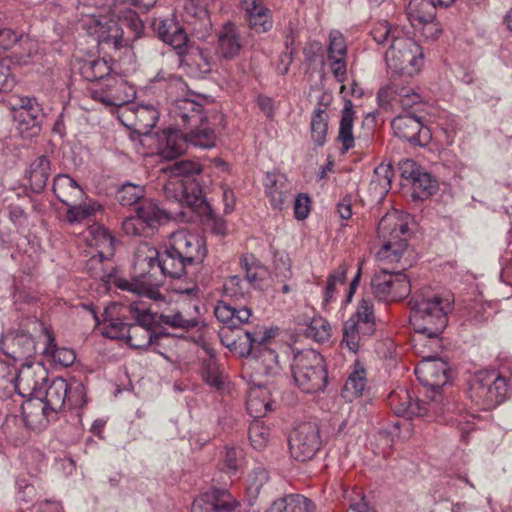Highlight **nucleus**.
<instances>
[{"mask_svg":"<svg viewBox=\"0 0 512 512\" xmlns=\"http://www.w3.org/2000/svg\"><path fill=\"white\" fill-rule=\"evenodd\" d=\"M166 199L179 206L180 210L162 209L150 199H144L136 209V214L125 218L122 229L131 236H150L159 225L169 219L193 222L194 211L203 201L202 191L193 181L170 176L163 187Z\"/></svg>","mask_w":512,"mask_h":512,"instance_id":"obj_1","label":"nucleus"},{"mask_svg":"<svg viewBox=\"0 0 512 512\" xmlns=\"http://www.w3.org/2000/svg\"><path fill=\"white\" fill-rule=\"evenodd\" d=\"M409 321L418 339L417 345H426L438 350L441 347L440 335L448 323L450 303L433 293L430 289L416 292L409 301Z\"/></svg>","mask_w":512,"mask_h":512,"instance_id":"obj_2","label":"nucleus"},{"mask_svg":"<svg viewBox=\"0 0 512 512\" xmlns=\"http://www.w3.org/2000/svg\"><path fill=\"white\" fill-rule=\"evenodd\" d=\"M171 99L170 115L179 126L202 124L207 118L205 107L213 100L210 96L196 93L188 88L186 82L178 75H169L166 85Z\"/></svg>","mask_w":512,"mask_h":512,"instance_id":"obj_3","label":"nucleus"},{"mask_svg":"<svg viewBox=\"0 0 512 512\" xmlns=\"http://www.w3.org/2000/svg\"><path fill=\"white\" fill-rule=\"evenodd\" d=\"M26 401L24 407L28 413L32 408L42 409L43 417L49 420L65 408L72 409L85 404V387L78 380L67 381L62 377L54 378L45 390V396Z\"/></svg>","mask_w":512,"mask_h":512,"instance_id":"obj_4","label":"nucleus"},{"mask_svg":"<svg viewBox=\"0 0 512 512\" xmlns=\"http://www.w3.org/2000/svg\"><path fill=\"white\" fill-rule=\"evenodd\" d=\"M510 389L507 377L495 369H485L469 381L468 396L479 409L489 411L507 399Z\"/></svg>","mask_w":512,"mask_h":512,"instance_id":"obj_5","label":"nucleus"},{"mask_svg":"<svg viewBox=\"0 0 512 512\" xmlns=\"http://www.w3.org/2000/svg\"><path fill=\"white\" fill-rule=\"evenodd\" d=\"M291 371L296 385L304 393L323 391L328 383V372L323 356L314 349H303L294 354Z\"/></svg>","mask_w":512,"mask_h":512,"instance_id":"obj_6","label":"nucleus"},{"mask_svg":"<svg viewBox=\"0 0 512 512\" xmlns=\"http://www.w3.org/2000/svg\"><path fill=\"white\" fill-rule=\"evenodd\" d=\"M246 347L239 350L241 356L250 358L257 375L273 377L281 372L279 357L272 348L271 335L261 329L244 332Z\"/></svg>","mask_w":512,"mask_h":512,"instance_id":"obj_7","label":"nucleus"},{"mask_svg":"<svg viewBox=\"0 0 512 512\" xmlns=\"http://www.w3.org/2000/svg\"><path fill=\"white\" fill-rule=\"evenodd\" d=\"M376 332L374 303L370 297H363L355 312L343 324L341 345L357 353L360 347Z\"/></svg>","mask_w":512,"mask_h":512,"instance_id":"obj_8","label":"nucleus"},{"mask_svg":"<svg viewBox=\"0 0 512 512\" xmlns=\"http://www.w3.org/2000/svg\"><path fill=\"white\" fill-rule=\"evenodd\" d=\"M411 222L412 216L408 213L399 210L386 213L377 228L381 252H391V256H401L408 252Z\"/></svg>","mask_w":512,"mask_h":512,"instance_id":"obj_9","label":"nucleus"},{"mask_svg":"<svg viewBox=\"0 0 512 512\" xmlns=\"http://www.w3.org/2000/svg\"><path fill=\"white\" fill-rule=\"evenodd\" d=\"M401 267H383L371 279V289L374 296L382 302H396L406 298L411 292L408 276L403 273L413 264L410 258H404Z\"/></svg>","mask_w":512,"mask_h":512,"instance_id":"obj_10","label":"nucleus"},{"mask_svg":"<svg viewBox=\"0 0 512 512\" xmlns=\"http://www.w3.org/2000/svg\"><path fill=\"white\" fill-rule=\"evenodd\" d=\"M385 61L393 73L411 77L423 66L424 54L414 39L402 34L391 42L385 53Z\"/></svg>","mask_w":512,"mask_h":512,"instance_id":"obj_11","label":"nucleus"},{"mask_svg":"<svg viewBox=\"0 0 512 512\" xmlns=\"http://www.w3.org/2000/svg\"><path fill=\"white\" fill-rule=\"evenodd\" d=\"M129 312L135 318L136 323L130 324L126 342L132 348L146 349L161 336L154 334L151 329L155 322V314L143 302L130 304Z\"/></svg>","mask_w":512,"mask_h":512,"instance_id":"obj_12","label":"nucleus"},{"mask_svg":"<svg viewBox=\"0 0 512 512\" xmlns=\"http://www.w3.org/2000/svg\"><path fill=\"white\" fill-rule=\"evenodd\" d=\"M449 366L446 361L439 358L436 354L422 356L421 361L415 367V375L420 383L431 388L435 399L436 407L442 399L440 389L448 381Z\"/></svg>","mask_w":512,"mask_h":512,"instance_id":"obj_13","label":"nucleus"},{"mask_svg":"<svg viewBox=\"0 0 512 512\" xmlns=\"http://www.w3.org/2000/svg\"><path fill=\"white\" fill-rule=\"evenodd\" d=\"M323 444L319 427L314 422L300 424L289 438L291 456L300 462L312 459Z\"/></svg>","mask_w":512,"mask_h":512,"instance_id":"obj_14","label":"nucleus"},{"mask_svg":"<svg viewBox=\"0 0 512 512\" xmlns=\"http://www.w3.org/2000/svg\"><path fill=\"white\" fill-rule=\"evenodd\" d=\"M90 96L105 106L121 107L135 99L136 90L121 77L113 75L97 87L91 88Z\"/></svg>","mask_w":512,"mask_h":512,"instance_id":"obj_15","label":"nucleus"},{"mask_svg":"<svg viewBox=\"0 0 512 512\" xmlns=\"http://www.w3.org/2000/svg\"><path fill=\"white\" fill-rule=\"evenodd\" d=\"M388 401L391 409L397 416H404L408 419L431 417L442 412V409L436 407L435 399H431L429 402L414 401L411 393L404 388L391 392Z\"/></svg>","mask_w":512,"mask_h":512,"instance_id":"obj_16","label":"nucleus"},{"mask_svg":"<svg viewBox=\"0 0 512 512\" xmlns=\"http://www.w3.org/2000/svg\"><path fill=\"white\" fill-rule=\"evenodd\" d=\"M105 277L107 283L113 284L123 291L131 292L137 296L146 297L156 302H165L164 295L159 291L158 285L151 281V275L149 273H141L128 280L120 276L118 270L113 268Z\"/></svg>","mask_w":512,"mask_h":512,"instance_id":"obj_17","label":"nucleus"},{"mask_svg":"<svg viewBox=\"0 0 512 512\" xmlns=\"http://www.w3.org/2000/svg\"><path fill=\"white\" fill-rule=\"evenodd\" d=\"M379 106L385 110H394L398 107L407 110L421 102V96L412 86L404 85L398 80H391L380 88L377 93Z\"/></svg>","mask_w":512,"mask_h":512,"instance_id":"obj_18","label":"nucleus"},{"mask_svg":"<svg viewBox=\"0 0 512 512\" xmlns=\"http://www.w3.org/2000/svg\"><path fill=\"white\" fill-rule=\"evenodd\" d=\"M395 136L415 146H426L431 140V131L421 118L412 113H404L391 122Z\"/></svg>","mask_w":512,"mask_h":512,"instance_id":"obj_19","label":"nucleus"},{"mask_svg":"<svg viewBox=\"0 0 512 512\" xmlns=\"http://www.w3.org/2000/svg\"><path fill=\"white\" fill-rule=\"evenodd\" d=\"M48 379V371L42 363H24L16 370L15 391L22 397L36 399L42 395V385Z\"/></svg>","mask_w":512,"mask_h":512,"instance_id":"obj_20","label":"nucleus"},{"mask_svg":"<svg viewBox=\"0 0 512 512\" xmlns=\"http://www.w3.org/2000/svg\"><path fill=\"white\" fill-rule=\"evenodd\" d=\"M181 17L197 39L206 40L211 35L213 26L204 0H185Z\"/></svg>","mask_w":512,"mask_h":512,"instance_id":"obj_21","label":"nucleus"},{"mask_svg":"<svg viewBox=\"0 0 512 512\" xmlns=\"http://www.w3.org/2000/svg\"><path fill=\"white\" fill-rule=\"evenodd\" d=\"M0 350L14 361H26L35 356L37 348L31 334L12 330L2 335Z\"/></svg>","mask_w":512,"mask_h":512,"instance_id":"obj_22","label":"nucleus"},{"mask_svg":"<svg viewBox=\"0 0 512 512\" xmlns=\"http://www.w3.org/2000/svg\"><path fill=\"white\" fill-rule=\"evenodd\" d=\"M176 55L178 67L191 77L199 78L211 71L210 55L189 42Z\"/></svg>","mask_w":512,"mask_h":512,"instance_id":"obj_23","label":"nucleus"},{"mask_svg":"<svg viewBox=\"0 0 512 512\" xmlns=\"http://www.w3.org/2000/svg\"><path fill=\"white\" fill-rule=\"evenodd\" d=\"M237 506L227 489L212 488L195 498L191 512H234Z\"/></svg>","mask_w":512,"mask_h":512,"instance_id":"obj_24","label":"nucleus"},{"mask_svg":"<svg viewBox=\"0 0 512 512\" xmlns=\"http://www.w3.org/2000/svg\"><path fill=\"white\" fill-rule=\"evenodd\" d=\"M155 136L157 154L165 160L179 157L188 146L185 134L176 129L161 130Z\"/></svg>","mask_w":512,"mask_h":512,"instance_id":"obj_25","label":"nucleus"},{"mask_svg":"<svg viewBox=\"0 0 512 512\" xmlns=\"http://www.w3.org/2000/svg\"><path fill=\"white\" fill-rule=\"evenodd\" d=\"M195 258H135L136 265L147 266L149 270L158 268L164 276L180 278L186 273V267L194 263Z\"/></svg>","mask_w":512,"mask_h":512,"instance_id":"obj_26","label":"nucleus"},{"mask_svg":"<svg viewBox=\"0 0 512 512\" xmlns=\"http://www.w3.org/2000/svg\"><path fill=\"white\" fill-rule=\"evenodd\" d=\"M152 25L158 37L170 45L176 54L189 42L185 29L171 18L155 19Z\"/></svg>","mask_w":512,"mask_h":512,"instance_id":"obj_27","label":"nucleus"},{"mask_svg":"<svg viewBox=\"0 0 512 512\" xmlns=\"http://www.w3.org/2000/svg\"><path fill=\"white\" fill-rule=\"evenodd\" d=\"M263 185L271 206L274 209L281 210L284 203L289 198L291 191L287 177L280 172H267L263 180Z\"/></svg>","mask_w":512,"mask_h":512,"instance_id":"obj_28","label":"nucleus"},{"mask_svg":"<svg viewBox=\"0 0 512 512\" xmlns=\"http://www.w3.org/2000/svg\"><path fill=\"white\" fill-rule=\"evenodd\" d=\"M170 246L174 254L168 253L167 256H193L194 253L197 256L206 255L203 240L183 230L171 234Z\"/></svg>","mask_w":512,"mask_h":512,"instance_id":"obj_29","label":"nucleus"},{"mask_svg":"<svg viewBox=\"0 0 512 512\" xmlns=\"http://www.w3.org/2000/svg\"><path fill=\"white\" fill-rule=\"evenodd\" d=\"M217 36L216 54L226 60L235 58L242 48L240 33L235 24L225 23Z\"/></svg>","mask_w":512,"mask_h":512,"instance_id":"obj_30","label":"nucleus"},{"mask_svg":"<svg viewBox=\"0 0 512 512\" xmlns=\"http://www.w3.org/2000/svg\"><path fill=\"white\" fill-rule=\"evenodd\" d=\"M13 117L26 129L39 127L43 118V109L36 98L20 97L17 106L13 109Z\"/></svg>","mask_w":512,"mask_h":512,"instance_id":"obj_31","label":"nucleus"},{"mask_svg":"<svg viewBox=\"0 0 512 512\" xmlns=\"http://www.w3.org/2000/svg\"><path fill=\"white\" fill-rule=\"evenodd\" d=\"M244 8L250 28L260 34L266 33L273 27L272 13L262 0H247Z\"/></svg>","mask_w":512,"mask_h":512,"instance_id":"obj_32","label":"nucleus"},{"mask_svg":"<svg viewBox=\"0 0 512 512\" xmlns=\"http://www.w3.org/2000/svg\"><path fill=\"white\" fill-rule=\"evenodd\" d=\"M215 317L225 324L223 328H237L249 322L252 310L248 307H236L220 300L214 308Z\"/></svg>","mask_w":512,"mask_h":512,"instance_id":"obj_33","label":"nucleus"},{"mask_svg":"<svg viewBox=\"0 0 512 512\" xmlns=\"http://www.w3.org/2000/svg\"><path fill=\"white\" fill-rule=\"evenodd\" d=\"M119 28H116L114 34H109L104 40L111 41L118 47L123 40L124 30L130 33L129 40L139 38L143 34L144 24L139 15L132 10L125 11L119 16Z\"/></svg>","mask_w":512,"mask_h":512,"instance_id":"obj_34","label":"nucleus"},{"mask_svg":"<svg viewBox=\"0 0 512 512\" xmlns=\"http://www.w3.org/2000/svg\"><path fill=\"white\" fill-rule=\"evenodd\" d=\"M355 119L354 105L351 100L346 99L341 111L337 141L341 144V152L347 153L355 147L353 134V123Z\"/></svg>","mask_w":512,"mask_h":512,"instance_id":"obj_35","label":"nucleus"},{"mask_svg":"<svg viewBox=\"0 0 512 512\" xmlns=\"http://www.w3.org/2000/svg\"><path fill=\"white\" fill-rule=\"evenodd\" d=\"M53 192L66 206L81 200L85 195L77 181L67 174H59L54 178Z\"/></svg>","mask_w":512,"mask_h":512,"instance_id":"obj_36","label":"nucleus"},{"mask_svg":"<svg viewBox=\"0 0 512 512\" xmlns=\"http://www.w3.org/2000/svg\"><path fill=\"white\" fill-rule=\"evenodd\" d=\"M85 241L89 247L95 248V252H90L91 256L102 257L112 253L115 245L114 237L100 225H92L88 228Z\"/></svg>","mask_w":512,"mask_h":512,"instance_id":"obj_37","label":"nucleus"},{"mask_svg":"<svg viewBox=\"0 0 512 512\" xmlns=\"http://www.w3.org/2000/svg\"><path fill=\"white\" fill-rule=\"evenodd\" d=\"M314 504L300 494H287L276 499L267 512H313Z\"/></svg>","mask_w":512,"mask_h":512,"instance_id":"obj_38","label":"nucleus"},{"mask_svg":"<svg viewBox=\"0 0 512 512\" xmlns=\"http://www.w3.org/2000/svg\"><path fill=\"white\" fill-rule=\"evenodd\" d=\"M272 404L270 394L265 387L258 386L249 390L246 408L252 417H263L267 412L272 411Z\"/></svg>","mask_w":512,"mask_h":512,"instance_id":"obj_39","label":"nucleus"},{"mask_svg":"<svg viewBox=\"0 0 512 512\" xmlns=\"http://www.w3.org/2000/svg\"><path fill=\"white\" fill-rule=\"evenodd\" d=\"M199 218L203 225L214 234L224 236L227 231L226 222L211 207L210 203L203 199L194 211V219Z\"/></svg>","mask_w":512,"mask_h":512,"instance_id":"obj_40","label":"nucleus"},{"mask_svg":"<svg viewBox=\"0 0 512 512\" xmlns=\"http://www.w3.org/2000/svg\"><path fill=\"white\" fill-rule=\"evenodd\" d=\"M186 128L189 129L185 133L187 145L190 144L204 149L215 145L216 135L214 130L208 125L207 118L202 121V124L190 125Z\"/></svg>","mask_w":512,"mask_h":512,"instance_id":"obj_41","label":"nucleus"},{"mask_svg":"<svg viewBox=\"0 0 512 512\" xmlns=\"http://www.w3.org/2000/svg\"><path fill=\"white\" fill-rule=\"evenodd\" d=\"M367 378L366 370L360 362L356 361L353 370L350 372L343 391L342 396L350 401L360 397L366 388Z\"/></svg>","mask_w":512,"mask_h":512,"instance_id":"obj_42","label":"nucleus"},{"mask_svg":"<svg viewBox=\"0 0 512 512\" xmlns=\"http://www.w3.org/2000/svg\"><path fill=\"white\" fill-rule=\"evenodd\" d=\"M102 212L103 206L98 201L89 199L80 204L75 202L68 205L65 217L69 223H80L85 220H91Z\"/></svg>","mask_w":512,"mask_h":512,"instance_id":"obj_43","label":"nucleus"},{"mask_svg":"<svg viewBox=\"0 0 512 512\" xmlns=\"http://www.w3.org/2000/svg\"><path fill=\"white\" fill-rule=\"evenodd\" d=\"M112 67L104 58L85 60L80 65V73L83 78L90 82L103 81L112 77Z\"/></svg>","mask_w":512,"mask_h":512,"instance_id":"obj_44","label":"nucleus"},{"mask_svg":"<svg viewBox=\"0 0 512 512\" xmlns=\"http://www.w3.org/2000/svg\"><path fill=\"white\" fill-rule=\"evenodd\" d=\"M436 5L430 0H410L406 14L411 25H420L423 21L436 17Z\"/></svg>","mask_w":512,"mask_h":512,"instance_id":"obj_45","label":"nucleus"},{"mask_svg":"<svg viewBox=\"0 0 512 512\" xmlns=\"http://www.w3.org/2000/svg\"><path fill=\"white\" fill-rule=\"evenodd\" d=\"M50 161L47 156L42 155L36 158L30 165L29 182L35 192H41L50 177Z\"/></svg>","mask_w":512,"mask_h":512,"instance_id":"obj_46","label":"nucleus"},{"mask_svg":"<svg viewBox=\"0 0 512 512\" xmlns=\"http://www.w3.org/2000/svg\"><path fill=\"white\" fill-rule=\"evenodd\" d=\"M44 331L46 336V346L43 350V354L50 356L54 362L59 363L64 367L71 366L76 360L74 350L65 347L59 348L53 335L47 329H44Z\"/></svg>","mask_w":512,"mask_h":512,"instance_id":"obj_47","label":"nucleus"},{"mask_svg":"<svg viewBox=\"0 0 512 512\" xmlns=\"http://www.w3.org/2000/svg\"><path fill=\"white\" fill-rule=\"evenodd\" d=\"M304 335L317 343H326L332 335V328L329 322L322 316L313 317L307 324Z\"/></svg>","mask_w":512,"mask_h":512,"instance_id":"obj_48","label":"nucleus"},{"mask_svg":"<svg viewBox=\"0 0 512 512\" xmlns=\"http://www.w3.org/2000/svg\"><path fill=\"white\" fill-rule=\"evenodd\" d=\"M243 268L246 272L247 280L258 287L271 275L270 268L265 263H262L259 258H243Z\"/></svg>","mask_w":512,"mask_h":512,"instance_id":"obj_49","label":"nucleus"},{"mask_svg":"<svg viewBox=\"0 0 512 512\" xmlns=\"http://www.w3.org/2000/svg\"><path fill=\"white\" fill-rule=\"evenodd\" d=\"M202 380L216 391H221L224 387V376L220 371L219 364L215 357L210 356L204 360L201 368Z\"/></svg>","mask_w":512,"mask_h":512,"instance_id":"obj_50","label":"nucleus"},{"mask_svg":"<svg viewBox=\"0 0 512 512\" xmlns=\"http://www.w3.org/2000/svg\"><path fill=\"white\" fill-rule=\"evenodd\" d=\"M329 119V114H322L320 111L311 114V139L317 147L324 146L327 141Z\"/></svg>","mask_w":512,"mask_h":512,"instance_id":"obj_51","label":"nucleus"},{"mask_svg":"<svg viewBox=\"0 0 512 512\" xmlns=\"http://www.w3.org/2000/svg\"><path fill=\"white\" fill-rule=\"evenodd\" d=\"M412 188L413 198L424 200L436 193L438 185L432 175L423 169L419 174H417V178L412 183Z\"/></svg>","mask_w":512,"mask_h":512,"instance_id":"obj_52","label":"nucleus"},{"mask_svg":"<svg viewBox=\"0 0 512 512\" xmlns=\"http://www.w3.org/2000/svg\"><path fill=\"white\" fill-rule=\"evenodd\" d=\"M145 188L141 185L127 182L123 184L116 193V199L122 206H132L144 201Z\"/></svg>","mask_w":512,"mask_h":512,"instance_id":"obj_53","label":"nucleus"},{"mask_svg":"<svg viewBox=\"0 0 512 512\" xmlns=\"http://www.w3.org/2000/svg\"><path fill=\"white\" fill-rule=\"evenodd\" d=\"M402 34L403 32L399 27L393 26L387 21L376 23L371 30V36L379 45H390L391 42H394V39L399 38Z\"/></svg>","mask_w":512,"mask_h":512,"instance_id":"obj_54","label":"nucleus"},{"mask_svg":"<svg viewBox=\"0 0 512 512\" xmlns=\"http://www.w3.org/2000/svg\"><path fill=\"white\" fill-rule=\"evenodd\" d=\"M103 321L106 323L103 335L110 339H125L128 335L130 324L125 323L121 318L109 317V309L103 313Z\"/></svg>","mask_w":512,"mask_h":512,"instance_id":"obj_55","label":"nucleus"},{"mask_svg":"<svg viewBox=\"0 0 512 512\" xmlns=\"http://www.w3.org/2000/svg\"><path fill=\"white\" fill-rule=\"evenodd\" d=\"M16 369L0 360V398L10 397L15 392Z\"/></svg>","mask_w":512,"mask_h":512,"instance_id":"obj_56","label":"nucleus"},{"mask_svg":"<svg viewBox=\"0 0 512 512\" xmlns=\"http://www.w3.org/2000/svg\"><path fill=\"white\" fill-rule=\"evenodd\" d=\"M248 434L252 446L262 450L269 441L270 429L263 422L255 420L250 424Z\"/></svg>","mask_w":512,"mask_h":512,"instance_id":"obj_57","label":"nucleus"},{"mask_svg":"<svg viewBox=\"0 0 512 512\" xmlns=\"http://www.w3.org/2000/svg\"><path fill=\"white\" fill-rule=\"evenodd\" d=\"M170 176L177 179H188L201 172V165L191 160H181L175 162L168 168Z\"/></svg>","mask_w":512,"mask_h":512,"instance_id":"obj_58","label":"nucleus"},{"mask_svg":"<svg viewBox=\"0 0 512 512\" xmlns=\"http://www.w3.org/2000/svg\"><path fill=\"white\" fill-rule=\"evenodd\" d=\"M394 175L390 165L380 164L374 170L370 185L374 188L380 187V193H387L391 188V181Z\"/></svg>","mask_w":512,"mask_h":512,"instance_id":"obj_59","label":"nucleus"},{"mask_svg":"<svg viewBox=\"0 0 512 512\" xmlns=\"http://www.w3.org/2000/svg\"><path fill=\"white\" fill-rule=\"evenodd\" d=\"M159 321L173 328L190 329L198 326L197 318H185L181 312L160 314Z\"/></svg>","mask_w":512,"mask_h":512,"instance_id":"obj_60","label":"nucleus"},{"mask_svg":"<svg viewBox=\"0 0 512 512\" xmlns=\"http://www.w3.org/2000/svg\"><path fill=\"white\" fill-rule=\"evenodd\" d=\"M269 473L263 467H256L248 475L247 490L250 495L257 497L262 487L268 482Z\"/></svg>","mask_w":512,"mask_h":512,"instance_id":"obj_61","label":"nucleus"},{"mask_svg":"<svg viewBox=\"0 0 512 512\" xmlns=\"http://www.w3.org/2000/svg\"><path fill=\"white\" fill-rule=\"evenodd\" d=\"M347 45L344 36L337 30L329 33L328 59H342L346 57Z\"/></svg>","mask_w":512,"mask_h":512,"instance_id":"obj_62","label":"nucleus"},{"mask_svg":"<svg viewBox=\"0 0 512 512\" xmlns=\"http://www.w3.org/2000/svg\"><path fill=\"white\" fill-rule=\"evenodd\" d=\"M242 457V450L240 448L226 445L224 447L223 465L227 473L236 474L239 469V461Z\"/></svg>","mask_w":512,"mask_h":512,"instance_id":"obj_63","label":"nucleus"},{"mask_svg":"<svg viewBox=\"0 0 512 512\" xmlns=\"http://www.w3.org/2000/svg\"><path fill=\"white\" fill-rule=\"evenodd\" d=\"M311 211V199L306 193L297 195L294 203V215L297 220L306 219Z\"/></svg>","mask_w":512,"mask_h":512,"instance_id":"obj_64","label":"nucleus"}]
</instances>
